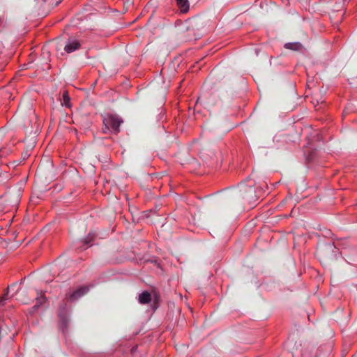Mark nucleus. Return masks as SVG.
Here are the masks:
<instances>
[{"mask_svg": "<svg viewBox=\"0 0 357 357\" xmlns=\"http://www.w3.org/2000/svg\"><path fill=\"white\" fill-rule=\"evenodd\" d=\"M102 131L104 133L117 134L120 131V126L123 123V120L118 115L107 114L103 117Z\"/></svg>", "mask_w": 357, "mask_h": 357, "instance_id": "f257e3e1", "label": "nucleus"}, {"mask_svg": "<svg viewBox=\"0 0 357 357\" xmlns=\"http://www.w3.org/2000/svg\"><path fill=\"white\" fill-rule=\"evenodd\" d=\"M89 290V288L86 286L81 287L73 292H68L66 296V298L70 302L75 301L85 295Z\"/></svg>", "mask_w": 357, "mask_h": 357, "instance_id": "f03ea898", "label": "nucleus"}, {"mask_svg": "<svg viewBox=\"0 0 357 357\" xmlns=\"http://www.w3.org/2000/svg\"><path fill=\"white\" fill-rule=\"evenodd\" d=\"M66 305L63 303L59 311V317L61 321L60 328L62 330L63 334L66 333L69 323V319L66 312Z\"/></svg>", "mask_w": 357, "mask_h": 357, "instance_id": "7ed1b4c3", "label": "nucleus"}, {"mask_svg": "<svg viewBox=\"0 0 357 357\" xmlns=\"http://www.w3.org/2000/svg\"><path fill=\"white\" fill-rule=\"evenodd\" d=\"M80 47H81V43L78 40H77L75 38H70L68 40L66 45L64 47V50L67 53H72V52H75V50L79 49Z\"/></svg>", "mask_w": 357, "mask_h": 357, "instance_id": "20e7f679", "label": "nucleus"}, {"mask_svg": "<svg viewBox=\"0 0 357 357\" xmlns=\"http://www.w3.org/2000/svg\"><path fill=\"white\" fill-rule=\"evenodd\" d=\"M176 2L181 13H185L189 10L190 4L188 0H176Z\"/></svg>", "mask_w": 357, "mask_h": 357, "instance_id": "39448f33", "label": "nucleus"}, {"mask_svg": "<svg viewBox=\"0 0 357 357\" xmlns=\"http://www.w3.org/2000/svg\"><path fill=\"white\" fill-rule=\"evenodd\" d=\"M151 301V294L147 291H144L139 296V302L141 304H147L150 303Z\"/></svg>", "mask_w": 357, "mask_h": 357, "instance_id": "423d86ee", "label": "nucleus"}, {"mask_svg": "<svg viewBox=\"0 0 357 357\" xmlns=\"http://www.w3.org/2000/svg\"><path fill=\"white\" fill-rule=\"evenodd\" d=\"M284 48L289 49L291 50H295L298 51L301 50L303 47V45L299 42H294V43H287L284 44Z\"/></svg>", "mask_w": 357, "mask_h": 357, "instance_id": "0eeeda50", "label": "nucleus"}, {"mask_svg": "<svg viewBox=\"0 0 357 357\" xmlns=\"http://www.w3.org/2000/svg\"><path fill=\"white\" fill-rule=\"evenodd\" d=\"M61 105L66 107H70V98L68 92L67 91H64L63 92L62 99H61Z\"/></svg>", "mask_w": 357, "mask_h": 357, "instance_id": "6e6552de", "label": "nucleus"}, {"mask_svg": "<svg viewBox=\"0 0 357 357\" xmlns=\"http://www.w3.org/2000/svg\"><path fill=\"white\" fill-rule=\"evenodd\" d=\"M46 302V298L43 295H40L38 296L36 298V303L33 305V310H36L40 305L44 304Z\"/></svg>", "mask_w": 357, "mask_h": 357, "instance_id": "1a4fd4ad", "label": "nucleus"}, {"mask_svg": "<svg viewBox=\"0 0 357 357\" xmlns=\"http://www.w3.org/2000/svg\"><path fill=\"white\" fill-rule=\"evenodd\" d=\"M93 236H91V234L89 235V236H87V238H86L84 241H83V243H84V248L83 249H86L87 247L89 246V243H91V241L93 240Z\"/></svg>", "mask_w": 357, "mask_h": 357, "instance_id": "9d476101", "label": "nucleus"}, {"mask_svg": "<svg viewBox=\"0 0 357 357\" xmlns=\"http://www.w3.org/2000/svg\"><path fill=\"white\" fill-rule=\"evenodd\" d=\"M8 299V294L0 297V305H4L5 301Z\"/></svg>", "mask_w": 357, "mask_h": 357, "instance_id": "9b49d317", "label": "nucleus"}]
</instances>
